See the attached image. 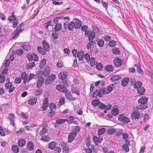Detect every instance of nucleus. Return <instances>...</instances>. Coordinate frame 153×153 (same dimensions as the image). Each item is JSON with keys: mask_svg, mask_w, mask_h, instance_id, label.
Returning a JSON list of instances; mask_svg holds the SVG:
<instances>
[{"mask_svg": "<svg viewBox=\"0 0 153 153\" xmlns=\"http://www.w3.org/2000/svg\"><path fill=\"white\" fill-rule=\"evenodd\" d=\"M113 85H111L107 86L106 88H102L99 91L97 90L94 91L92 94L93 97H96L97 96L101 97L104 94H109L112 90Z\"/></svg>", "mask_w": 153, "mask_h": 153, "instance_id": "1", "label": "nucleus"}, {"mask_svg": "<svg viewBox=\"0 0 153 153\" xmlns=\"http://www.w3.org/2000/svg\"><path fill=\"white\" fill-rule=\"evenodd\" d=\"M23 24V22H22L21 24H19L17 27L16 29L14 31V32L13 33V39H16L17 37H18V36L19 34V33L23 31V29H20L22 25Z\"/></svg>", "mask_w": 153, "mask_h": 153, "instance_id": "2", "label": "nucleus"}, {"mask_svg": "<svg viewBox=\"0 0 153 153\" xmlns=\"http://www.w3.org/2000/svg\"><path fill=\"white\" fill-rule=\"evenodd\" d=\"M75 23L73 22H70L68 24L66 22H65L63 24L64 29H68L70 30H72L75 27Z\"/></svg>", "mask_w": 153, "mask_h": 153, "instance_id": "3", "label": "nucleus"}, {"mask_svg": "<svg viewBox=\"0 0 153 153\" xmlns=\"http://www.w3.org/2000/svg\"><path fill=\"white\" fill-rule=\"evenodd\" d=\"M85 34L88 37V40L89 41L92 40L94 38L95 36V33L89 30L85 31Z\"/></svg>", "mask_w": 153, "mask_h": 153, "instance_id": "4", "label": "nucleus"}, {"mask_svg": "<svg viewBox=\"0 0 153 153\" xmlns=\"http://www.w3.org/2000/svg\"><path fill=\"white\" fill-rule=\"evenodd\" d=\"M27 57L30 61H31L33 60L34 61H37L38 60V56L34 53L28 54L27 55Z\"/></svg>", "mask_w": 153, "mask_h": 153, "instance_id": "5", "label": "nucleus"}, {"mask_svg": "<svg viewBox=\"0 0 153 153\" xmlns=\"http://www.w3.org/2000/svg\"><path fill=\"white\" fill-rule=\"evenodd\" d=\"M5 87L7 89H9L8 92L9 93L12 92L15 89V87L13 86L11 82H6L5 84Z\"/></svg>", "mask_w": 153, "mask_h": 153, "instance_id": "6", "label": "nucleus"}, {"mask_svg": "<svg viewBox=\"0 0 153 153\" xmlns=\"http://www.w3.org/2000/svg\"><path fill=\"white\" fill-rule=\"evenodd\" d=\"M75 117L73 116H70L69 117L68 119H66L65 120L69 124H74L77 125H78V123L76 121L74 120Z\"/></svg>", "mask_w": 153, "mask_h": 153, "instance_id": "7", "label": "nucleus"}, {"mask_svg": "<svg viewBox=\"0 0 153 153\" xmlns=\"http://www.w3.org/2000/svg\"><path fill=\"white\" fill-rule=\"evenodd\" d=\"M56 76L54 74H51L45 81L46 84H48L52 82L55 79Z\"/></svg>", "mask_w": 153, "mask_h": 153, "instance_id": "8", "label": "nucleus"}, {"mask_svg": "<svg viewBox=\"0 0 153 153\" xmlns=\"http://www.w3.org/2000/svg\"><path fill=\"white\" fill-rule=\"evenodd\" d=\"M77 134L75 131H72L70 132L68 135V142H71L76 137Z\"/></svg>", "mask_w": 153, "mask_h": 153, "instance_id": "9", "label": "nucleus"}, {"mask_svg": "<svg viewBox=\"0 0 153 153\" xmlns=\"http://www.w3.org/2000/svg\"><path fill=\"white\" fill-rule=\"evenodd\" d=\"M118 119L119 120L122 121L124 123H127L130 121L128 118L124 116L123 114L120 115L119 116Z\"/></svg>", "mask_w": 153, "mask_h": 153, "instance_id": "10", "label": "nucleus"}, {"mask_svg": "<svg viewBox=\"0 0 153 153\" xmlns=\"http://www.w3.org/2000/svg\"><path fill=\"white\" fill-rule=\"evenodd\" d=\"M131 117L133 120L138 119L140 117V114L138 111H134L131 114Z\"/></svg>", "mask_w": 153, "mask_h": 153, "instance_id": "11", "label": "nucleus"}, {"mask_svg": "<svg viewBox=\"0 0 153 153\" xmlns=\"http://www.w3.org/2000/svg\"><path fill=\"white\" fill-rule=\"evenodd\" d=\"M56 88L58 91L63 93L67 91V88L63 85H58L56 86Z\"/></svg>", "mask_w": 153, "mask_h": 153, "instance_id": "12", "label": "nucleus"}, {"mask_svg": "<svg viewBox=\"0 0 153 153\" xmlns=\"http://www.w3.org/2000/svg\"><path fill=\"white\" fill-rule=\"evenodd\" d=\"M37 98L35 97H32L28 100V103L30 105H33L37 102Z\"/></svg>", "mask_w": 153, "mask_h": 153, "instance_id": "13", "label": "nucleus"}, {"mask_svg": "<svg viewBox=\"0 0 153 153\" xmlns=\"http://www.w3.org/2000/svg\"><path fill=\"white\" fill-rule=\"evenodd\" d=\"M58 76L59 79L62 80H64L67 77V73L65 71L61 72L59 74Z\"/></svg>", "mask_w": 153, "mask_h": 153, "instance_id": "14", "label": "nucleus"}, {"mask_svg": "<svg viewBox=\"0 0 153 153\" xmlns=\"http://www.w3.org/2000/svg\"><path fill=\"white\" fill-rule=\"evenodd\" d=\"M105 70L108 72H112L114 69L113 66L111 65H106L104 67Z\"/></svg>", "mask_w": 153, "mask_h": 153, "instance_id": "15", "label": "nucleus"}, {"mask_svg": "<svg viewBox=\"0 0 153 153\" xmlns=\"http://www.w3.org/2000/svg\"><path fill=\"white\" fill-rule=\"evenodd\" d=\"M148 100L147 98L145 97H143L138 100V102L139 104H144L147 102Z\"/></svg>", "mask_w": 153, "mask_h": 153, "instance_id": "16", "label": "nucleus"}, {"mask_svg": "<svg viewBox=\"0 0 153 153\" xmlns=\"http://www.w3.org/2000/svg\"><path fill=\"white\" fill-rule=\"evenodd\" d=\"M84 52L82 50H80L78 52L76 56L79 60H82L83 57Z\"/></svg>", "mask_w": 153, "mask_h": 153, "instance_id": "17", "label": "nucleus"}, {"mask_svg": "<svg viewBox=\"0 0 153 153\" xmlns=\"http://www.w3.org/2000/svg\"><path fill=\"white\" fill-rule=\"evenodd\" d=\"M44 79L43 77H40L38 78L37 82V87L39 88L41 87L44 82Z\"/></svg>", "mask_w": 153, "mask_h": 153, "instance_id": "18", "label": "nucleus"}, {"mask_svg": "<svg viewBox=\"0 0 153 153\" xmlns=\"http://www.w3.org/2000/svg\"><path fill=\"white\" fill-rule=\"evenodd\" d=\"M93 140L95 144H97L102 142V137H100L98 138L97 136H93Z\"/></svg>", "mask_w": 153, "mask_h": 153, "instance_id": "19", "label": "nucleus"}, {"mask_svg": "<svg viewBox=\"0 0 153 153\" xmlns=\"http://www.w3.org/2000/svg\"><path fill=\"white\" fill-rule=\"evenodd\" d=\"M42 43L44 49L46 50V51H49L50 49L49 46L46 41L44 40L42 41Z\"/></svg>", "mask_w": 153, "mask_h": 153, "instance_id": "20", "label": "nucleus"}, {"mask_svg": "<svg viewBox=\"0 0 153 153\" xmlns=\"http://www.w3.org/2000/svg\"><path fill=\"white\" fill-rule=\"evenodd\" d=\"M18 145L19 147H22L24 146L25 144V139L20 138L18 140Z\"/></svg>", "mask_w": 153, "mask_h": 153, "instance_id": "21", "label": "nucleus"}, {"mask_svg": "<svg viewBox=\"0 0 153 153\" xmlns=\"http://www.w3.org/2000/svg\"><path fill=\"white\" fill-rule=\"evenodd\" d=\"M114 64L116 67H119L120 66L121 64V60L118 58H115L114 60Z\"/></svg>", "mask_w": 153, "mask_h": 153, "instance_id": "22", "label": "nucleus"}, {"mask_svg": "<svg viewBox=\"0 0 153 153\" xmlns=\"http://www.w3.org/2000/svg\"><path fill=\"white\" fill-rule=\"evenodd\" d=\"M50 72V67L47 66L45 68V71L43 72V75L45 76H46L48 75Z\"/></svg>", "mask_w": 153, "mask_h": 153, "instance_id": "23", "label": "nucleus"}, {"mask_svg": "<svg viewBox=\"0 0 153 153\" xmlns=\"http://www.w3.org/2000/svg\"><path fill=\"white\" fill-rule=\"evenodd\" d=\"M129 81V79L126 77L123 79L121 81V85L123 87H125L127 85Z\"/></svg>", "mask_w": 153, "mask_h": 153, "instance_id": "24", "label": "nucleus"}, {"mask_svg": "<svg viewBox=\"0 0 153 153\" xmlns=\"http://www.w3.org/2000/svg\"><path fill=\"white\" fill-rule=\"evenodd\" d=\"M37 50L38 52L42 55H45L46 54V51L45 49H44L42 48L40 46L37 47Z\"/></svg>", "mask_w": 153, "mask_h": 153, "instance_id": "25", "label": "nucleus"}, {"mask_svg": "<svg viewBox=\"0 0 153 153\" xmlns=\"http://www.w3.org/2000/svg\"><path fill=\"white\" fill-rule=\"evenodd\" d=\"M137 93L140 95H143L145 93V88L141 86L137 90Z\"/></svg>", "mask_w": 153, "mask_h": 153, "instance_id": "26", "label": "nucleus"}, {"mask_svg": "<svg viewBox=\"0 0 153 153\" xmlns=\"http://www.w3.org/2000/svg\"><path fill=\"white\" fill-rule=\"evenodd\" d=\"M142 82L138 81L135 82L134 84V88L137 89L141 87L142 85Z\"/></svg>", "mask_w": 153, "mask_h": 153, "instance_id": "27", "label": "nucleus"}, {"mask_svg": "<svg viewBox=\"0 0 153 153\" xmlns=\"http://www.w3.org/2000/svg\"><path fill=\"white\" fill-rule=\"evenodd\" d=\"M27 146L28 149L29 150L32 151L33 149V144L31 142L29 141L27 143Z\"/></svg>", "mask_w": 153, "mask_h": 153, "instance_id": "28", "label": "nucleus"}, {"mask_svg": "<svg viewBox=\"0 0 153 153\" xmlns=\"http://www.w3.org/2000/svg\"><path fill=\"white\" fill-rule=\"evenodd\" d=\"M9 115L10 117H9V119L10 121V125L13 126L14 125V122L13 119L14 118L15 116L13 114H10Z\"/></svg>", "mask_w": 153, "mask_h": 153, "instance_id": "29", "label": "nucleus"}, {"mask_svg": "<svg viewBox=\"0 0 153 153\" xmlns=\"http://www.w3.org/2000/svg\"><path fill=\"white\" fill-rule=\"evenodd\" d=\"M76 21L75 23V26L74 27L76 29H79L81 25V22L80 20H79L77 19H76Z\"/></svg>", "mask_w": 153, "mask_h": 153, "instance_id": "30", "label": "nucleus"}, {"mask_svg": "<svg viewBox=\"0 0 153 153\" xmlns=\"http://www.w3.org/2000/svg\"><path fill=\"white\" fill-rule=\"evenodd\" d=\"M56 143L55 142H52L50 143L48 145V148L50 149H54L56 146Z\"/></svg>", "mask_w": 153, "mask_h": 153, "instance_id": "31", "label": "nucleus"}, {"mask_svg": "<svg viewBox=\"0 0 153 153\" xmlns=\"http://www.w3.org/2000/svg\"><path fill=\"white\" fill-rule=\"evenodd\" d=\"M148 107L147 105L144 104H141V105H138L136 107V108L137 110H139L144 109Z\"/></svg>", "mask_w": 153, "mask_h": 153, "instance_id": "32", "label": "nucleus"}, {"mask_svg": "<svg viewBox=\"0 0 153 153\" xmlns=\"http://www.w3.org/2000/svg\"><path fill=\"white\" fill-rule=\"evenodd\" d=\"M121 77L120 76L118 75H115L113 76L111 78V80L114 81L121 79Z\"/></svg>", "mask_w": 153, "mask_h": 153, "instance_id": "33", "label": "nucleus"}, {"mask_svg": "<svg viewBox=\"0 0 153 153\" xmlns=\"http://www.w3.org/2000/svg\"><path fill=\"white\" fill-rule=\"evenodd\" d=\"M46 61L45 59H43L40 62L39 67L41 68H44L45 65L46 64Z\"/></svg>", "mask_w": 153, "mask_h": 153, "instance_id": "34", "label": "nucleus"}, {"mask_svg": "<svg viewBox=\"0 0 153 153\" xmlns=\"http://www.w3.org/2000/svg\"><path fill=\"white\" fill-rule=\"evenodd\" d=\"M12 150L15 152L17 153L19 152V148L18 146L16 145H13L11 147Z\"/></svg>", "mask_w": 153, "mask_h": 153, "instance_id": "35", "label": "nucleus"}, {"mask_svg": "<svg viewBox=\"0 0 153 153\" xmlns=\"http://www.w3.org/2000/svg\"><path fill=\"white\" fill-rule=\"evenodd\" d=\"M90 62V64L91 66V67L94 66L95 63V59L93 57H91L90 58V59L89 60V62Z\"/></svg>", "mask_w": 153, "mask_h": 153, "instance_id": "36", "label": "nucleus"}, {"mask_svg": "<svg viewBox=\"0 0 153 153\" xmlns=\"http://www.w3.org/2000/svg\"><path fill=\"white\" fill-rule=\"evenodd\" d=\"M62 16H59L58 17H55L53 20V22L55 24H58V22H59V20L60 19H62Z\"/></svg>", "mask_w": 153, "mask_h": 153, "instance_id": "37", "label": "nucleus"}, {"mask_svg": "<svg viewBox=\"0 0 153 153\" xmlns=\"http://www.w3.org/2000/svg\"><path fill=\"white\" fill-rule=\"evenodd\" d=\"M62 27V25L60 24H56L54 27V30L55 31H58L60 30Z\"/></svg>", "mask_w": 153, "mask_h": 153, "instance_id": "38", "label": "nucleus"}, {"mask_svg": "<svg viewBox=\"0 0 153 153\" xmlns=\"http://www.w3.org/2000/svg\"><path fill=\"white\" fill-rule=\"evenodd\" d=\"M119 112V109L117 108H114L112 110L111 114L115 116Z\"/></svg>", "mask_w": 153, "mask_h": 153, "instance_id": "39", "label": "nucleus"}, {"mask_svg": "<svg viewBox=\"0 0 153 153\" xmlns=\"http://www.w3.org/2000/svg\"><path fill=\"white\" fill-rule=\"evenodd\" d=\"M93 32L95 33H99L100 32V30L96 26L94 25L92 26Z\"/></svg>", "mask_w": 153, "mask_h": 153, "instance_id": "40", "label": "nucleus"}, {"mask_svg": "<svg viewBox=\"0 0 153 153\" xmlns=\"http://www.w3.org/2000/svg\"><path fill=\"white\" fill-rule=\"evenodd\" d=\"M134 66L137 68V72L141 74H143V71L141 69L140 66L139 64H135Z\"/></svg>", "mask_w": 153, "mask_h": 153, "instance_id": "41", "label": "nucleus"}, {"mask_svg": "<svg viewBox=\"0 0 153 153\" xmlns=\"http://www.w3.org/2000/svg\"><path fill=\"white\" fill-rule=\"evenodd\" d=\"M90 41V42L88 43L86 47L88 50L90 49L92 45L95 43L94 41L92 40H91Z\"/></svg>", "mask_w": 153, "mask_h": 153, "instance_id": "42", "label": "nucleus"}, {"mask_svg": "<svg viewBox=\"0 0 153 153\" xmlns=\"http://www.w3.org/2000/svg\"><path fill=\"white\" fill-rule=\"evenodd\" d=\"M42 92V90L41 88H39L36 90L34 94L36 96H38L41 94Z\"/></svg>", "mask_w": 153, "mask_h": 153, "instance_id": "43", "label": "nucleus"}, {"mask_svg": "<svg viewBox=\"0 0 153 153\" xmlns=\"http://www.w3.org/2000/svg\"><path fill=\"white\" fill-rule=\"evenodd\" d=\"M105 131V128H102L100 129L98 131V134L99 135H102Z\"/></svg>", "mask_w": 153, "mask_h": 153, "instance_id": "44", "label": "nucleus"}, {"mask_svg": "<svg viewBox=\"0 0 153 153\" xmlns=\"http://www.w3.org/2000/svg\"><path fill=\"white\" fill-rule=\"evenodd\" d=\"M56 32L55 31V32H53L52 34V36L55 39H57L59 37V33Z\"/></svg>", "mask_w": 153, "mask_h": 153, "instance_id": "45", "label": "nucleus"}, {"mask_svg": "<svg viewBox=\"0 0 153 153\" xmlns=\"http://www.w3.org/2000/svg\"><path fill=\"white\" fill-rule=\"evenodd\" d=\"M123 149L126 152H128L129 151V148L126 144H123L122 146Z\"/></svg>", "mask_w": 153, "mask_h": 153, "instance_id": "46", "label": "nucleus"}, {"mask_svg": "<svg viewBox=\"0 0 153 153\" xmlns=\"http://www.w3.org/2000/svg\"><path fill=\"white\" fill-rule=\"evenodd\" d=\"M100 101L98 100H93L91 102L92 105L94 106H97L99 104Z\"/></svg>", "mask_w": 153, "mask_h": 153, "instance_id": "47", "label": "nucleus"}, {"mask_svg": "<svg viewBox=\"0 0 153 153\" xmlns=\"http://www.w3.org/2000/svg\"><path fill=\"white\" fill-rule=\"evenodd\" d=\"M41 139L42 141L47 142L49 140V137L48 136H44L41 137Z\"/></svg>", "mask_w": 153, "mask_h": 153, "instance_id": "48", "label": "nucleus"}, {"mask_svg": "<svg viewBox=\"0 0 153 153\" xmlns=\"http://www.w3.org/2000/svg\"><path fill=\"white\" fill-rule=\"evenodd\" d=\"M65 94V95L67 98L70 100L71 98V94L70 92H68V91L64 92Z\"/></svg>", "mask_w": 153, "mask_h": 153, "instance_id": "49", "label": "nucleus"}, {"mask_svg": "<svg viewBox=\"0 0 153 153\" xmlns=\"http://www.w3.org/2000/svg\"><path fill=\"white\" fill-rule=\"evenodd\" d=\"M22 47L25 51H28L30 49V48L28 45H22Z\"/></svg>", "mask_w": 153, "mask_h": 153, "instance_id": "50", "label": "nucleus"}, {"mask_svg": "<svg viewBox=\"0 0 153 153\" xmlns=\"http://www.w3.org/2000/svg\"><path fill=\"white\" fill-rule=\"evenodd\" d=\"M96 67L97 68L99 71L101 70L102 69V65L100 63H97Z\"/></svg>", "mask_w": 153, "mask_h": 153, "instance_id": "51", "label": "nucleus"}, {"mask_svg": "<svg viewBox=\"0 0 153 153\" xmlns=\"http://www.w3.org/2000/svg\"><path fill=\"white\" fill-rule=\"evenodd\" d=\"M66 121L65 119H59L56 120V123L57 124H61Z\"/></svg>", "mask_w": 153, "mask_h": 153, "instance_id": "52", "label": "nucleus"}, {"mask_svg": "<svg viewBox=\"0 0 153 153\" xmlns=\"http://www.w3.org/2000/svg\"><path fill=\"white\" fill-rule=\"evenodd\" d=\"M71 91L73 93L76 94L77 95H79V91L76 89L74 87H72L71 88Z\"/></svg>", "mask_w": 153, "mask_h": 153, "instance_id": "53", "label": "nucleus"}, {"mask_svg": "<svg viewBox=\"0 0 153 153\" xmlns=\"http://www.w3.org/2000/svg\"><path fill=\"white\" fill-rule=\"evenodd\" d=\"M116 45V42L113 40L110 41L108 43V45L111 47H114Z\"/></svg>", "mask_w": 153, "mask_h": 153, "instance_id": "54", "label": "nucleus"}, {"mask_svg": "<svg viewBox=\"0 0 153 153\" xmlns=\"http://www.w3.org/2000/svg\"><path fill=\"white\" fill-rule=\"evenodd\" d=\"M24 132L25 130L24 128H21L19 131H16V133L18 135H20L22 133H24Z\"/></svg>", "mask_w": 153, "mask_h": 153, "instance_id": "55", "label": "nucleus"}, {"mask_svg": "<svg viewBox=\"0 0 153 153\" xmlns=\"http://www.w3.org/2000/svg\"><path fill=\"white\" fill-rule=\"evenodd\" d=\"M112 53L115 54H118L120 53V50L117 48H114L112 50Z\"/></svg>", "mask_w": 153, "mask_h": 153, "instance_id": "56", "label": "nucleus"}, {"mask_svg": "<svg viewBox=\"0 0 153 153\" xmlns=\"http://www.w3.org/2000/svg\"><path fill=\"white\" fill-rule=\"evenodd\" d=\"M104 41L102 39L99 40L97 42V44L99 47H102L104 45Z\"/></svg>", "mask_w": 153, "mask_h": 153, "instance_id": "57", "label": "nucleus"}, {"mask_svg": "<svg viewBox=\"0 0 153 153\" xmlns=\"http://www.w3.org/2000/svg\"><path fill=\"white\" fill-rule=\"evenodd\" d=\"M48 131V130L46 128H42V129L40 131L39 134L40 135H42L43 134L46 133Z\"/></svg>", "mask_w": 153, "mask_h": 153, "instance_id": "58", "label": "nucleus"}, {"mask_svg": "<svg viewBox=\"0 0 153 153\" xmlns=\"http://www.w3.org/2000/svg\"><path fill=\"white\" fill-rule=\"evenodd\" d=\"M116 130L114 128H110L108 130V133L110 134H112L116 132Z\"/></svg>", "mask_w": 153, "mask_h": 153, "instance_id": "59", "label": "nucleus"}, {"mask_svg": "<svg viewBox=\"0 0 153 153\" xmlns=\"http://www.w3.org/2000/svg\"><path fill=\"white\" fill-rule=\"evenodd\" d=\"M64 99L63 98H61L58 103V106L60 107L61 106L62 104H64Z\"/></svg>", "mask_w": 153, "mask_h": 153, "instance_id": "60", "label": "nucleus"}, {"mask_svg": "<svg viewBox=\"0 0 153 153\" xmlns=\"http://www.w3.org/2000/svg\"><path fill=\"white\" fill-rule=\"evenodd\" d=\"M35 65V63L34 62H33L31 63L28 64L27 65V68L29 69L30 68L31 69L34 67Z\"/></svg>", "mask_w": 153, "mask_h": 153, "instance_id": "61", "label": "nucleus"}, {"mask_svg": "<svg viewBox=\"0 0 153 153\" xmlns=\"http://www.w3.org/2000/svg\"><path fill=\"white\" fill-rule=\"evenodd\" d=\"M18 19L16 18L14 20L13 22V27L14 28H15L17 26V24L18 23Z\"/></svg>", "mask_w": 153, "mask_h": 153, "instance_id": "62", "label": "nucleus"}, {"mask_svg": "<svg viewBox=\"0 0 153 153\" xmlns=\"http://www.w3.org/2000/svg\"><path fill=\"white\" fill-rule=\"evenodd\" d=\"M49 108L50 110H55L56 108V105L54 103H51L50 105Z\"/></svg>", "mask_w": 153, "mask_h": 153, "instance_id": "63", "label": "nucleus"}, {"mask_svg": "<svg viewBox=\"0 0 153 153\" xmlns=\"http://www.w3.org/2000/svg\"><path fill=\"white\" fill-rule=\"evenodd\" d=\"M55 114V112L53 110H50L48 114V116L49 117H52Z\"/></svg>", "mask_w": 153, "mask_h": 153, "instance_id": "64", "label": "nucleus"}]
</instances>
